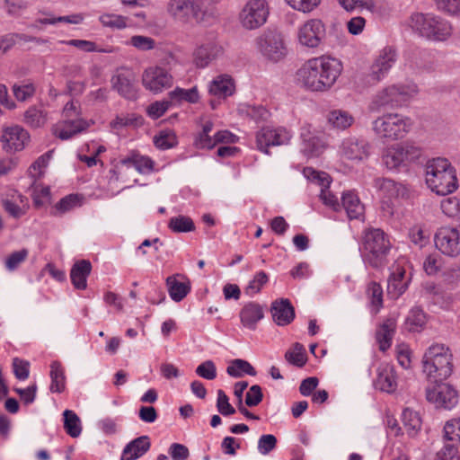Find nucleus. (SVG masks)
I'll list each match as a JSON object with an SVG mask.
<instances>
[{
    "label": "nucleus",
    "instance_id": "f257e3e1",
    "mask_svg": "<svg viewBox=\"0 0 460 460\" xmlns=\"http://www.w3.org/2000/svg\"><path fill=\"white\" fill-rule=\"evenodd\" d=\"M342 71L340 60L322 56L307 60L297 72L298 80L313 92H325L332 87Z\"/></svg>",
    "mask_w": 460,
    "mask_h": 460
},
{
    "label": "nucleus",
    "instance_id": "f03ea898",
    "mask_svg": "<svg viewBox=\"0 0 460 460\" xmlns=\"http://www.w3.org/2000/svg\"><path fill=\"white\" fill-rule=\"evenodd\" d=\"M390 250V240L383 230L370 228L364 232L360 253L366 267L377 270L386 267Z\"/></svg>",
    "mask_w": 460,
    "mask_h": 460
},
{
    "label": "nucleus",
    "instance_id": "7ed1b4c3",
    "mask_svg": "<svg viewBox=\"0 0 460 460\" xmlns=\"http://www.w3.org/2000/svg\"><path fill=\"white\" fill-rule=\"evenodd\" d=\"M426 182L438 195H448L458 188L456 170L446 158L429 160L426 165Z\"/></svg>",
    "mask_w": 460,
    "mask_h": 460
},
{
    "label": "nucleus",
    "instance_id": "20e7f679",
    "mask_svg": "<svg viewBox=\"0 0 460 460\" xmlns=\"http://www.w3.org/2000/svg\"><path fill=\"white\" fill-rule=\"evenodd\" d=\"M408 25L419 36L434 41H444L452 34V26L445 19L432 13H414Z\"/></svg>",
    "mask_w": 460,
    "mask_h": 460
},
{
    "label": "nucleus",
    "instance_id": "39448f33",
    "mask_svg": "<svg viewBox=\"0 0 460 460\" xmlns=\"http://www.w3.org/2000/svg\"><path fill=\"white\" fill-rule=\"evenodd\" d=\"M423 371L433 383L441 382L452 374L451 355L443 344H433L425 352Z\"/></svg>",
    "mask_w": 460,
    "mask_h": 460
},
{
    "label": "nucleus",
    "instance_id": "423d86ee",
    "mask_svg": "<svg viewBox=\"0 0 460 460\" xmlns=\"http://www.w3.org/2000/svg\"><path fill=\"white\" fill-rule=\"evenodd\" d=\"M418 87L414 84H392L379 91L370 103L369 109L377 111L381 108H398L406 105L417 94Z\"/></svg>",
    "mask_w": 460,
    "mask_h": 460
},
{
    "label": "nucleus",
    "instance_id": "0eeeda50",
    "mask_svg": "<svg viewBox=\"0 0 460 460\" xmlns=\"http://www.w3.org/2000/svg\"><path fill=\"white\" fill-rule=\"evenodd\" d=\"M411 127L409 118L399 113H386L372 122V129L382 138L396 140L402 138Z\"/></svg>",
    "mask_w": 460,
    "mask_h": 460
},
{
    "label": "nucleus",
    "instance_id": "6e6552de",
    "mask_svg": "<svg viewBox=\"0 0 460 460\" xmlns=\"http://www.w3.org/2000/svg\"><path fill=\"white\" fill-rule=\"evenodd\" d=\"M215 0H170L167 4V13L175 20L181 22L203 21L208 8Z\"/></svg>",
    "mask_w": 460,
    "mask_h": 460
},
{
    "label": "nucleus",
    "instance_id": "1a4fd4ad",
    "mask_svg": "<svg viewBox=\"0 0 460 460\" xmlns=\"http://www.w3.org/2000/svg\"><path fill=\"white\" fill-rule=\"evenodd\" d=\"M421 154V148L415 144H396L384 151L382 161L387 169L395 170L417 161Z\"/></svg>",
    "mask_w": 460,
    "mask_h": 460
},
{
    "label": "nucleus",
    "instance_id": "9d476101",
    "mask_svg": "<svg viewBox=\"0 0 460 460\" xmlns=\"http://www.w3.org/2000/svg\"><path fill=\"white\" fill-rule=\"evenodd\" d=\"M256 45L259 52L271 62H279L283 59L288 49L282 33L277 30L268 29L257 39Z\"/></svg>",
    "mask_w": 460,
    "mask_h": 460
},
{
    "label": "nucleus",
    "instance_id": "9b49d317",
    "mask_svg": "<svg viewBox=\"0 0 460 460\" xmlns=\"http://www.w3.org/2000/svg\"><path fill=\"white\" fill-rule=\"evenodd\" d=\"M270 15V6L266 0H249L239 13V22L245 30H257L263 26Z\"/></svg>",
    "mask_w": 460,
    "mask_h": 460
},
{
    "label": "nucleus",
    "instance_id": "f8f14e48",
    "mask_svg": "<svg viewBox=\"0 0 460 460\" xmlns=\"http://www.w3.org/2000/svg\"><path fill=\"white\" fill-rule=\"evenodd\" d=\"M291 138V132L283 127H263L257 131L255 143L258 150L269 155L270 146L288 145Z\"/></svg>",
    "mask_w": 460,
    "mask_h": 460
},
{
    "label": "nucleus",
    "instance_id": "ddd939ff",
    "mask_svg": "<svg viewBox=\"0 0 460 460\" xmlns=\"http://www.w3.org/2000/svg\"><path fill=\"white\" fill-rule=\"evenodd\" d=\"M426 399L437 408L445 410H451L458 402L457 392L443 381L426 388Z\"/></svg>",
    "mask_w": 460,
    "mask_h": 460
},
{
    "label": "nucleus",
    "instance_id": "4468645a",
    "mask_svg": "<svg viewBox=\"0 0 460 460\" xmlns=\"http://www.w3.org/2000/svg\"><path fill=\"white\" fill-rule=\"evenodd\" d=\"M112 90L127 100L137 98V84L134 72L127 67H120L116 70L111 78Z\"/></svg>",
    "mask_w": 460,
    "mask_h": 460
},
{
    "label": "nucleus",
    "instance_id": "2eb2a0df",
    "mask_svg": "<svg viewBox=\"0 0 460 460\" xmlns=\"http://www.w3.org/2000/svg\"><path fill=\"white\" fill-rule=\"evenodd\" d=\"M303 173L309 181L321 186L319 197L323 203L334 211H340L341 203L338 198L329 190L331 184L329 174L324 172L316 171L312 167L305 168Z\"/></svg>",
    "mask_w": 460,
    "mask_h": 460
},
{
    "label": "nucleus",
    "instance_id": "dca6fc26",
    "mask_svg": "<svg viewBox=\"0 0 460 460\" xmlns=\"http://www.w3.org/2000/svg\"><path fill=\"white\" fill-rule=\"evenodd\" d=\"M436 247L445 255L456 257L460 254V235L456 228L441 227L434 237Z\"/></svg>",
    "mask_w": 460,
    "mask_h": 460
},
{
    "label": "nucleus",
    "instance_id": "f3484780",
    "mask_svg": "<svg viewBox=\"0 0 460 460\" xmlns=\"http://www.w3.org/2000/svg\"><path fill=\"white\" fill-rule=\"evenodd\" d=\"M142 83L146 89L157 93L172 86V76L161 66H152L144 71Z\"/></svg>",
    "mask_w": 460,
    "mask_h": 460
},
{
    "label": "nucleus",
    "instance_id": "a211bd4d",
    "mask_svg": "<svg viewBox=\"0 0 460 460\" xmlns=\"http://www.w3.org/2000/svg\"><path fill=\"white\" fill-rule=\"evenodd\" d=\"M325 35V28L319 19L305 22L298 30L297 38L301 45L307 48H316Z\"/></svg>",
    "mask_w": 460,
    "mask_h": 460
},
{
    "label": "nucleus",
    "instance_id": "6ab92c4d",
    "mask_svg": "<svg viewBox=\"0 0 460 460\" xmlns=\"http://www.w3.org/2000/svg\"><path fill=\"white\" fill-rule=\"evenodd\" d=\"M340 151L346 159L362 161L370 154V144L364 137L349 136L342 140Z\"/></svg>",
    "mask_w": 460,
    "mask_h": 460
},
{
    "label": "nucleus",
    "instance_id": "aec40b11",
    "mask_svg": "<svg viewBox=\"0 0 460 460\" xmlns=\"http://www.w3.org/2000/svg\"><path fill=\"white\" fill-rule=\"evenodd\" d=\"M28 132L20 126L4 128L1 137L3 146L7 152L22 150L29 140Z\"/></svg>",
    "mask_w": 460,
    "mask_h": 460
},
{
    "label": "nucleus",
    "instance_id": "412c9836",
    "mask_svg": "<svg viewBox=\"0 0 460 460\" xmlns=\"http://www.w3.org/2000/svg\"><path fill=\"white\" fill-rule=\"evenodd\" d=\"M223 54V48L214 40L200 44L194 52V62L198 67L204 68Z\"/></svg>",
    "mask_w": 460,
    "mask_h": 460
},
{
    "label": "nucleus",
    "instance_id": "4be33fe9",
    "mask_svg": "<svg viewBox=\"0 0 460 460\" xmlns=\"http://www.w3.org/2000/svg\"><path fill=\"white\" fill-rule=\"evenodd\" d=\"M90 124L83 119H66L52 127V133L61 140H68L75 135L84 131Z\"/></svg>",
    "mask_w": 460,
    "mask_h": 460
},
{
    "label": "nucleus",
    "instance_id": "5701e85b",
    "mask_svg": "<svg viewBox=\"0 0 460 460\" xmlns=\"http://www.w3.org/2000/svg\"><path fill=\"white\" fill-rule=\"evenodd\" d=\"M374 186L381 192V195L389 199L409 198V189L402 182L394 181L388 178H376Z\"/></svg>",
    "mask_w": 460,
    "mask_h": 460
},
{
    "label": "nucleus",
    "instance_id": "b1692460",
    "mask_svg": "<svg viewBox=\"0 0 460 460\" xmlns=\"http://www.w3.org/2000/svg\"><path fill=\"white\" fill-rule=\"evenodd\" d=\"M396 61V52L391 48H385L371 66L370 76L374 81L383 79Z\"/></svg>",
    "mask_w": 460,
    "mask_h": 460
},
{
    "label": "nucleus",
    "instance_id": "393cba45",
    "mask_svg": "<svg viewBox=\"0 0 460 460\" xmlns=\"http://www.w3.org/2000/svg\"><path fill=\"white\" fill-rule=\"evenodd\" d=\"M270 311L274 323L279 326L289 324L295 318V309L287 298L272 302Z\"/></svg>",
    "mask_w": 460,
    "mask_h": 460
},
{
    "label": "nucleus",
    "instance_id": "a878e982",
    "mask_svg": "<svg viewBox=\"0 0 460 460\" xmlns=\"http://www.w3.org/2000/svg\"><path fill=\"white\" fill-rule=\"evenodd\" d=\"M376 372V388L388 394L394 392L397 387V382L394 367L386 363L381 364L377 367Z\"/></svg>",
    "mask_w": 460,
    "mask_h": 460
},
{
    "label": "nucleus",
    "instance_id": "bb28decb",
    "mask_svg": "<svg viewBox=\"0 0 460 460\" xmlns=\"http://www.w3.org/2000/svg\"><path fill=\"white\" fill-rule=\"evenodd\" d=\"M151 447L148 436H140L128 442L122 450L120 460H137L143 456Z\"/></svg>",
    "mask_w": 460,
    "mask_h": 460
},
{
    "label": "nucleus",
    "instance_id": "cd10ccee",
    "mask_svg": "<svg viewBox=\"0 0 460 460\" xmlns=\"http://www.w3.org/2000/svg\"><path fill=\"white\" fill-rule=\"evenodd\" d=\"M303 154L307 157H317L326 148L325 142L319 137L312 134L309 130H303L301 133Z\"/></svg>",
    "mask_w": 460,
    "mask_h": 460
},
{
    "label": "nucleus",
    "instance_id": "c85d7f7f",
    "mask_svg": "<svg viewBox=\"0 0 460 460\" xmlns=\"http://www.w3.org/2000/svg\"><path fill=\"white\" fill-rule=\"evenodd\" d=\"M264 317L262 306L255 302H249L240 311L242 324L250 330H255L257 323Z\"/></svg>",
    "mask_w": 460,
    "mask_h": 460
},
{
    "label": "nucleus",
    "instance_id": "c756f323",
    "mask_svg": "<svg viewBox=\"0 0 460 460\" xmlns=\"http://www.w3.org/2000/svg\"><path fill=\"white\" fill-rule=\"evenodd\" d=\"M92 271V264L87 260L77 261L70 270L71 282L75 288L84 290L87 287V278Z\"/></svg>",
    "mask_w": 460,
    "mask_h": 460
},
{
    "label": "nucleus",
    "instance_id": "7c9ffc66",
    "mask_svg": "<svg viewBox=\"0 0 460 460\" xmlns=\"http://www.w3.org/2000/svg\"><path fill=\"white\" fill-rule=\"evenodd\" d=\"M409 279H406L405 270L396 267L390 274L387 283V291L394 298L399 297L408 288Z\"/></svg>",
    "mask_w": 460,
    "mask_h": 460
},
{
    "label": "nucleus",
    "instance_id": "2f4dec72",
    "mask_svg": "<svg viewBox=\"0 0 460 460\" xmlns=\"http://www.w3.org/2000/svg\"><path fill=\"white\" fill-rule=\"evenodd\" d=\"M208 92L212 96L217 99H225L234 93V81L229 75H218L210 82Z\"/></svg>",
    "mask_w": 460,
    "mask_h": 460
},
{
    "label": "nucleus",
    "instance_id": "473e14b6",
    "mask_svg": "<svg viewBox=\"0 0 460 460\" xmlns=\"http://www.w3.org/2000/svg\"><path fill=\"white\" fill-rule=\"evenodd\" d=\"M344 208L349 219H358L364 212V206L357 194L349 190L341 196V208Z\"/></svg>",
    "mask_w": 460,
    "mask_h": 460
},
{
    "label": "nucleus",
    "instance_id": "72a5a7b5",
    "mask_svg": "<svg viewBox=\"0 0 460 460\" xmlns=\"http://www.w3.org/2000/svg\"><path fill=\"white\" fill-rule=\"evenodd\" d=\"M394 331L395 323L393 319H386L376 330V340L381 351L385 352L391 347Z\"/></svg>",
    "mask_w": 460,
    "mask_h": 460
},
{
    "label": "nucleus",
    "instance_id": "f704fd0d",
    "mask_svg": "<svg viewBox=\"0 0 460 460\" xmlns=\"http://www.w3.org/2000/svg\"><path fill=\"white\" fill-rule=\"evenodd\" d=\"M328 122L333 128L345 130L354 123V117L347 111L333 110L328 113Z\"/></svg>",
    "mask_w": 460,
    "mask_h": 460
},
{
    "label": "nucleus",
    "instance_id": "c9c22d12",
    "mask_svg": "<svg viewBox=\"0 0 460 460\" xmlns=\"http://www.w3.org/2000/svg\"><path fill=\"white\" fill-rule=\"evenodd\" d=\"M226 373L234 378L243 377L244 375L254 376L257 374L255 368L247 360L241 358L231 360L226 367Z\"/></svg>",
    "mask_w": 460,
    "mask_h": 460
},
{
    "label": "nucleus",
    "instance_id": "e433bc0d",
    "mask_svg": "<svg viewBox=\"0 0 460 460\" xmlns=\"http://www.w3.org/2000/svg\"><path fill=\"white\" fill-rule=\"evenodd\" d=\"M166 286L170 297L175 302L181 301L190 291V284L178 281L175 276L166 279Z\"/></svg>",
    "mask_w": 460,
    "mask_h": 460
},
{
    "label": "nucleus",
    "instance_id": "4c0bfd02",
    "mask_svg": "<svg viewBox=\"0 0 460 460\" xmlns=\"http://www.w3.org/2000/svg\"><path fill=\"white\" fill-rule=\"evenodd\" d=\"M367 296L371 312L376 314L383 307V288L381 285L376 281H371L367 288Z\"/></svg>",
    "mask_w": 460,
    "mask_h": 460
},
{
    "label": "nucleus",
    "instance_id": "58836bf2",
    "mask_svg": "<svg viewBox=\"0 0 460 460\" xmlns=\"http://www.w3.org/2000/svg\"><path fill=\"white\" fill-rule=\"evenodd\" d=\"M50 391L52 393H62L66 385L64 368L58 361H53L50 365Z\"/></svg>",
    "mask_w": 460,
    "mask_h": 460
},
{
    "label": "nucleus",
    "instance_id": "ea45409f",
    "mask_svg": "<svg viewBox=\"0 0 460 460\" xmlns=\"http://www.w3.org/2000/svg\"><path fill=\"white\" fill-rule=\"evenodd\" d=\"M402 420L408 435L411 437L417 435L421 428V419L419 412L406 408L402 413Z\"/></svg>",
    "mask_w": 460,
    "mask_h": 460
},
{
    "label": "nucleus",
    "instance_id": "a19ab883",
    "mask_svg": "<svg viewBox=\"0 0 460 460\" xmlns=\"http://www.w3.org/2000/svg\"><path fill=\"white\" fill-rule=\"evenodd\" d=\"M46 121L47 114L41 108L31 106L24 112L23 122L31 128H40Z\"/></svg>",
    "mask_w": 460,
    "mask_h": 460
},
{
    "label": "nucleus",
    "instance_id": "79ce46f5",
    "mask_svg": "<svg viewBox=\"0 0 460 460\" xmlns=\"http://www.w3.org/2000/svg\"><path fill=\"white\" fill-rule=\"evenodd\" d=\"M426 323V314L420 307H413L405 320V327L409 332H420Z\"/></svg>",
    "mask_w": 460,
    "mask_h": 460
},
{
    "label": "nucleus",
    "instance_id": "37998d69",
    "mask_svg": "<svg viewBox=\"0 0 460 460\" xmlns=\"http://www.w3.org/2000/svg\"><path fill=\"white\" fill-rule=\"evenodd\" d=\"M77 206H80L79 196L77 194H69L62 198L54 206L50 211V214L55 217H60Z\"/></svg>",
    "mask_w": 460,
    "mask_h": 460
},
{
    "label": "nucleus",
    "instance_id": "c03bdc74",
    "mask_svg": "<svg viewBox=\"0 0 460 460\" xmlns=\"http://www.w3.org/2000/svg\"><path fill=\"white\" fill-rule=\"evenodd\" d=\"M64 429L72 438H77L82 432L81 420L79 417L71 410H66L63 412Z\"/></svg>",
    "mask_w": 460,
    "mask_h": 460
},
{
    "label": "nucleus",
    "instance_id": "a18cd8bd",
    "mask_svg": "<svg viewBox=\"0 0 460 460\" xmlns=\"http://www.w3.org/2000/svg\"><path fill=\"white\" fill-rule=\"evenodd\" d=\"M285 359L291 365L297 367H302L306 363L307 358L304 346L301 343L296 342L285 353Z\"/></svg>",
    "mask_w": 460,
    "mask_h": 460
},
{
    "label": "nucleus",
    "instance_id": "49530a36",
    "mask_svg": "<svg viewBox=\"0 0 460 460\" xmlns=\"http://www.w3.org/2000/svg\"><path fill=\"white\" fill-rule=\"evenodd\" d=\"M168 227L173 233H188L195 229V225L190 217L180 215L170 218Z\"/></svg>",
    "mask_w": 460,
    "mask_h": 460
},
{
    "label": "nucleus",
    "instance_id": "de8ad7c7",
    "mask_svg": "<svg viewBox=\"0 0 460 460\" xmlns=\"http://www.w3.org/2000/svg\"><path fill=\"white\" fill-rule=\"evenodd\" d=\"M83 18L78 15H67V16H58V17H46V18H39L32 24L30 25L31 28L33 29H40L39 24H56L57 22H66L71 24H78L82 22Z\"/></svg>",
    "mask_w": 460,
    "mask_h": 460
},
{
    "label": "nucleus",
    "instance_id": "09e8293b",
    "mask_svg": "<svg viewBox=\"0 0 460 460\" xmlns=\"http://www.w3.org/2000/svg\"><path fill=\"white\" fill-rule=\"evenodd\" d=\"M169 95L172 101H185L190 103H196L199 99V92L196 86L190 89H182L177 87L173 91L170 92Z\"/></svg>",
    "mask_w": 460,
    "mask_h": 460
},
{
    "label": "nucleus",
    "instance_id": "8fccbe9b",
    "mask_svg": "<svg viewBox=\"0 0 460 460\" xmlns=\"http://www.w3.org/2000/svg\"><path fill=\"white\" fill-rule=\"evenodd\" d=\"M444 439L446 442L460 444V419H453L444 426Z\"/></svg>",
    "mask_w": 460,
    "mask_h": 460
},
{
    "label": "nucleus",
    "instance_id": "3c124183",
    "mask_svg": "<svg viewBox=\"0 0 460 460\" xmlns=\"http://www.w3.org/2000/svg\"><path fill=\"white\" fill-rule=\"evenodd\" d=\"M155 146L162 150L173 147L177 144L175 134L171 130H164L154 137Z\"/></svg>",
    "mask_w": 460,
    "mask_h": 460
},
{
    "label": "nucleus",
    "instance_id": "603ef678",
    "mask_svg": "<svg viewBox=\"0 0 460 460\" xmlns=\"http://www.w3.org/2000/svg\"><path fill=\"white\" fill-rule=\"evenodd\" d=\"M269 281V276L263 270L257 272L253 279L250 280L244 291L245 294L252 296L259 293L262 287Z\"/></svg>",
    "mask_w": 460,
    "mask_h": 460
},
{
    "label": "nucleus",
    "instance_id": "864d4df0",
    "mask_svg": "<svg viewBox=\"0 0 460 460\" xmlns=\"http://www.w3.org/2000/svg\"><path fill=\"white\" fill-rule=\"evenodd\" d=\"M100 21L103 26L116 29H124L129 24V20L127 17L111 13L102 15Z\"/></svg>",
    "mask_w": 460,
    "mask_h": 460
},
{
    "label": "nucleus",
    "instance_id": "5fc2aeb1",
    "mask_svg": "<svg viewBox=\"0 0 460 460\" xmlns=\"http://www.w3.org/2000/svg\"><path fill=\"white\" fill-rule=\"evenodd\" d=\"M243 111L256 123L266 121L270 116L269 111L261 105H246Z\"/></svg>",
    "mask_w": 460,
    "mask_h": 460
},
{
    "label": "nucleus",
    "instance_id": "6e6d98bb",
    "mask_svg": "<svg viewBox=\"0 0 460 460\" xmlns=\"http://www.w3.org/2000/svg\"><path fill=\"white\" fill-rule=\"evenodd\" d=\"M277 438L272 434L261 435L258 439L257 449L262 456L269 455L277 447Z\"/></svg>",
    "mask_w": 460,
    "mask_h": 460
},
{
    "label": "nucleus",
    "instance_id": "4d7b16f0",
    "mask_svg": "<svg viewBox=\"0 0 460 460\" xmlns=\"http://www.w3.org/2000/svg\"><path fill=\"white\" fill-rule=\"evenodd\" d=\"M338 2L346 11L358 8L373 12L375 9L374 0H338Z\"/></svg>",
    "mask_w": 460,
    "mask_h": 460
},
{
    "label": "nucleus",
    "instance_id": "13d9d810",
    "mask_svg": "<svg viewBox=\"0 0 460 460\" xmlns=\"http://www.w3.org/2000/svg\"><path fill=\"white\" fill-rule=\"evenodd\" d=\"M128 44L141 51L151 50L155 47V41L153 38L143 35L132 36Z\"/></svg>",
    "mask_w": 460,
    "mask_h": 460
},
{
    "label": "nucleus",
    "instance_id": "bf43d9fd",
    "mask_svg": "<svg viewBox=\"0 0 460 460\" xmlns=\"http://www.w3.org/2000/svg\"><path fill=\"white\" fill-rule=\"evenodd\" d=\"M441 209L448 217H460V199L457 197H448L441 201Z\"/></svg>",
    "mask_w": 460,
    "mask_h": 460
},
{
    "label": "nucleus",
    "instance_id": "052dcab7",
    "mask_svg": "<svg viewBox=\"0 0 460 460\" xmlns=\"http://www.w3.org/2000/svg\"><path fill=\"white\" fill-rule=\"evenodd\" d=\"M195 373L201 378L214 380L217 377V367L212 360H205L197 367Z\"/></svg>",
    "mask_w": 460,
    "mask_h": 460
},
{
    "label": "nucleus",
    "instance_id": "680f3d73",
    "mask_svg": "<svg viewBox=\"0 0 460 460\" xmlns=\"http://www.w3.org/2000/svg\"><path fill=\"white\" fill-rule=\"evenodd\" d=\"M217 409L223 416H230L235 413V409L229 403L228 396L221 389L217 391Z\"/></svg>",
    "mask_w": 460,
    "mask_h": 460
},
{
    "label": "nucleus",
    "instance_id": "e2e57ef3",
    "mask_svg": "<svg viewBox=\"0 0 460 460\" xmlns=\"http://www.w3.org/2000/svg\"><path fill=\"white\" fill-rule=\"evenodd\" d=\"M295 10L302 13L314 11L321 3V0H285Z\"/></svg>",
    "mask_w": 460,
    "mask_h": 460
},
{
    "label": "nucleus",
    "instance_id": "0e129e2a",
    "mask_svg": "<svg viewBox=\"0 0 460 460\" xmlns=\"http://www.w3.org/2000/svg\"><path fill=\"white\" fill-rule=\"evenodd\" d=\"M28 256V251L22 249L11 253L5 260V268L9 271L15 270L19 265L23 262Z\"/></svg>",
    "mask_w": 460,
    "mask_h": 460
},
{
    "label": "nucleus",
    "instance_id": "69168bd1",
    "mask_svg": "<svg viewBox=\"0 0 460 460\" xmlns=\"http://www.w3.org/2000/svg\"><path fill=\"white\" fill-rule=\"evenodd\" d=\"M458 445L446 442L443 448L438 453V460H460Z\"/></svg>",
    "mask_w": 460,
    "mask_h": 460
},
{
    "label": "nucleus",
    "instance_id": "338daca9",
    "mask_svg": "<svg viewBox=\"0 0 460 460\" xmlns=\"http://www.w3.org/2000/svg\"><path fill=\"white\" fill-rule=\"evenodd\" d=\"M409 237L411 241L420 248L424 247L429 240V234L419 226L411 228Z\"/></svg>",
    "mask_w": 460,
    "mask_h": 460
},
{
    "label": "nucleus",
    "instance_id": "774afa93",
    "mask_svg": "<svg viewBox=\"0 0 460 460\" xmlns=\"http://www.w3.org/2000/svg\"><path fill=\"white\" fill-rule=\"evenodd\" d=\"M13 390L19 394L22 402L25 405H29L34 402L38 387L36 384H32L26 388H14Z\"/></svg>",
    "mask_w": 460,
    "mask_h": 460
}]
</instances>
